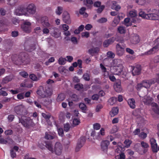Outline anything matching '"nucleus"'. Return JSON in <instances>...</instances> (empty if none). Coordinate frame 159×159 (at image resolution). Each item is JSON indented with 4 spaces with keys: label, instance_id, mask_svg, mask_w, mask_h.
Here are the masks:
<instances>
[{
    "label": "nucleus",
    "instance_id": "f257e3e1",
    "mask_svg": "<svg viewBox=\"0 0 159 159\" xmlns=\"http://www.w3.org/2000/svg\"><path fill=\"white\" fill-rule=\"evenodd\" d=\"M30 62V58L26 53H20L17 60L15 61L14 63L18 65L23 64L24 65L29 64Z\"/></svg>",
    "mask_w": 159,
    "mask_h": 159
},
{
    "label": "nucleus",
    "instance_id": "f03ea898",
    "mask_svg": "<svg viewBox=\"0 0 159 159\" xmlns=\"http://www.w3.org/2000/svg\"><path fill=\"white\" fill-rule=\"evenodd\" d=\"M126 45L125 43L120 44H117L116 45V54L119 56H122L124 52Z\"/></svg>",
    "mask_w": 159,
    "mask_h": 159
},
{
    "label": "nucleus",
    "instance_id": "7ed1b4c3",
    "mask_svg": "<svg viewBox=\"0 0 159 159\" xmlns=\"http://www.w3.org/2000/svg\"><path fill=\"white\" fill-rule=\"evenodd\" d=\"M14 110L17 115H22L25 111V107L23 105H19L14 107Z\"/></svg>",
    "mask_w": 159,
    "mask_h": 159
},
{
    "label": "nucleus",
    "instance_id": "20e7f679",
    "mask_svg": "<svg viewBox=\"0 0 159 159\" xmlns=\"http://www.w3.org/2000/svg\"><path fill=\"white\" fill-rule=\"evenodd\" d=\"M15 13L16 15L20 16L27 14L26 8L23 6L19 7L15 11Z\"/></svg>",
    "mask_w": 159,
    "mask_h": 159
},
{
    "label": "nucleus",
    "instance_id": "39448f33",
    "mask_svg": "<svg viewBox=\"0 0 159 159\" xmlns=\"http://www.w3.org/2000/svg\"><path fill=\"white\" fill-rule=\"evenodd\" d=\"M21 28L26 33H29L31 31V23L28 21L25 22L21 25Z\"/></svg>",
    "mask_w": 159,
    "mask_h": 159
},
{
    "label": "nucleus",
    "instance_id": "423d86ee",
    "mask_svg": "<svg viewBox=\"0 0 159 159\" xmlns=\"http://www.w3.org/2000/svg\"><path fill=\"white\" fill-rule=\"evenodd\" d=\"M62 147L61 144L59 142H57L54 147V152L57 155H60L62 152Z\"/></svg>",
    "mask_w": 159,
    "mask_h": 159
},
{
    "label": "nucleus",
    "instance_id": "0eeeda50",
    "mask_svg": "<svg viewBox=\"0 0 159 159\" xmlns=\"http://www.w3.org/2000/svg\"><path fill=\"white\" fill-rule=\"evenodd\" d=\"M26 8L27 12H28L30 14H34L36 12V7L33 3L29 4Z\"/></svg>",
    "mask_w": 159,
    "mask_h": 159
},
{
    "label": "nucleus",
    "instance_id": "6e6552de",
    "mask_svg": "<svg viewBox=\"0 0 159 159\" xmlns=\"http://www.w3.org/2000/svg\"><path fill=\"white\" fill-rule=\"evenodd\" d=\"M85 142L84 137H81L78 141V142L75 148V151L76 152L79 151L80 149L83 146Z\"/></svg>",
    "mask_w": 159,
    "mask_h": 159
},
{
    "label": "nucleus",
    "instance_id": "1a4fd4ad",
    "mask_svg": "<svg viewBox=\"0 0 159 159\" xmlns=\"http://www.w3.org/2000/svg\"><path fill=\"white\" fill-rule=\"evenodd\" d=\"M114 88L115 90L117 92H120L122 90L121 86V82L120 80H117L114 84Z\"/></svg>",
    "mask_w": 159,
    "mask_h": 159
},
{
    "label": "nucleus",
    "instance_id": "9d476101",
    "mask_svg": "<svg viewBox=\"0 0 159 159\" xmlns=\"http://www.w3.org/2000/svg\"><path fill=\"white\" fill-rule=\"evenodd\" d=\"M152 152L154 153L157 152V145L156 140L153 138H152L150 140Z\"/></svg>",
    "mask_w": 159,
    "mask_h": 159
},
{
    "label": "nucleus",
    "instance_id": "9b49d317",
    "mask_svg": "<svg viewBox=\"0 0 159 159\" xmlns=\"http://www.w3.org/2000/svg\"><path fill=\"white\" fill-rule=\"evenodd\" d=\"M63 20L67 24H70L71 22L70 14L66 11L64 12L62 14Z\"/></svg>",
    "mask_w": 159,
    "mask_h": 159
},
{
    "label": "nucleus",
    "instance_id": "f8f14e48",
    "mask_svg": "<svg viewBox=\"0 0 159 159\" xmlns=\"http://www.w3.org/2000/svg\"><path fill=\"white\" fill-rule=\"evenodd\" d=\"M110 144L109 141L105 140L103 141L101 143V148L102 150L104 152H106L107 151L108 147Z\"/></svg>",
    "mask_w": 159,
    "mask_h": 159
},
{
    "label": "nucleus",
    "instance_id": "ddd939ff",
    "mask_svg": "<svg viewBox=\"0 0 159 159\" xmlns=\"http://www.w3.org/2000/svg\"><path fill=\"white\" fill-rule=\"evenodd\" d=\"M116 40V37H113L109 39L105 40L103 43V46L104 47H107L108 46L112 44Z\"/></svg>",
    "mask_w": 159,
    "mask_h": 159
},
{
    "label": "nucleus",
    "instance_id": "4468645a",
    "mask_svg": "<svg viewBox=\"0 0 159 159\" xmlns=\"http://www.w3.org/2000/svg\"><path fill=\"white\" fill-rule=\"evenodd\" d=\"M141 68L140 66L136 65L133 67L132 70V74L133 75H139L141 72Z\"/></svg>",
    "mask_w": 159,
    "mask_h": 159
},
{
    "label": "nucleus",
    "instance_id": "2eb2a0df",
    "mask_svg": "<svg viewBox=\"0 0 159 159\" xmlns=\"http://www.w3.org/2000/svg\"><path fill=\"white\" fill-rule=\"evenodd\" d=\"M37 93L38 95L42 98L46 97V93L43 88L42 86H40L37 91Z\"/></svg>",
    "mask_w": 159,
    "mask_h": 159
},
{
    "label": "nucleus",
    "instance_id": "dca6fc26",
    "mask_svg": "<svg viewBox=\"0 0 159 159\" xmlns=\"http://www.w3.org/2000/svg\"><path fill=\"white\" fill-rule=\"evenodd\" d=\"M130 41L131 43L133 44H136L139 43L140 41L139 36L137 34H134V35L130 37Z\"/></svg>",
    "mask_w": 159,
    "mask_h": 159
},
{
    "label": "nucleus",
    "instance_id": "f3484780",
    "mask_svg": "<svg viewBox=\"0 0 159 159\" xmlns=\"http://www.w3.org/2000/svg\"><path fill=\"white\" fill-rule=\"evenodd\" d=\"M142 100L145 104L149 105L152 103L153 99L150 96H145L143 98Z\"/></svg>",
    "mask_w": 159,
    "mask_h": 159
},
{
    "label": "nucleus",
    "instance_id": "a211bd4d",
    "mask_svg": "<svg viewBox=\"0 0 159 159\" xmlns=\"http://www.w3.org/2000/svg\"><path fill=\"white\" fill-rule=\"evenodd\" d=\"M147 19L156 20L159 19V16L157 13H149L147 15Z\"/></svg>",
    "mask_w": 159,
    "mask_h": 159
},
{
    "label": "nucleus",
    "instance_id": "6ab92c4d",
    "mask_svg": "<svg viewBox=\"0 0 159 159\" xmlns=\"http://www.w3.org/2000/svg\"><path fill=\"white\" fill-rule=\"evenodd\" d=\"M127 102L128 105L131 108L134 109L135 108V102L134 99L132 98L128 99Z\"/></svg>",
    "mask_w": 159,
    "mask_h": 159
},
{
    "label": "nucleus",
    "instance_id": "aec40b11",
    "mask_svg": "<svg viewBox=\"0 0 159 159\" xmlns=\"http://www.w3.org/2000/svg\"><path fill=\"white\" fill-rule=\"evenodd\" d=\"M113 67H120L122 66L121 60L119 59H114L113 61Z\"/></svg>",
    "mask_w": 159,
    "mask_h": 159
},
{
    "label": "nucleus",
    "instance_id": "412c9836",
    "mask_svg": "<svg viewBox=\"0 0 159 159\" xmlns=\"http://www.w3.org/2000/svg\"><path fill=\"white\" fill-rule=\"evenodd\" d=\"M45 144L46 148L52 152H53V150L52 143L50 141H47L45 142Z\"/></svg>",
    "mask_w": 159,
    "mask_h": 159
},
{
    "label": "nucleus",
    "instance_id": "4be33fe9",
    "mask_svg": "<svg viewBox=\"0 0 159 159\" xmlns=\"http://www.w3.org/2000/svg\"><path fill=\"white\" fill-rule=\"evenodd\" d=\"M27 117L25 116H21L20 118H19V122L25 127H26L28 125L27 124Z\"/></svg>",
    "mask_w": 159,
    "mask_h": 159
},
{
    "label": "nucleus",
    "instance_id": "5701e85b",
    "mask_svg": "<svg viewBox=\"0 0 159 159\" xmlns=\"http://www.w3.org/2000/svg\"><path fill=\"white\" fill-rule=\"evenodd\" d=\"M99 48L96 47L89 49L88 52L90 54L93 55L94 53H98L99 51Z\"/></svg>",
    "mask_w": 159,
    "mask_h": 159
},
{
    "label": "nucleus",
    "instance_id": "b1692460",
    "mask_svg": "<svg viewBox=\"0 0 159 159\" xmlns=\"http://www.w3.org/2000/svg\"><path fill=\"white\" fill-rule=\"evenodd\" d=\"M118 111L119 108L118 107H114L111 109L110 113V115L111 116H114L118 113Z\"/></svg>",
    "mask_w": 159,
    "mask_h": 159
},
{
    "label": "nucleus",
    "instance_id": "393cba45",
    "mask_svg": "<svg viewBox=\"0 0 159 159\" xmlns=\"http://www.w3.org/2000/svg\"><path fill=\"white\" fill-rule=\"evenodd\" d=\"M91 136L93 137L94 139H100V134L99 133H96L94 130L92 131L91 134Z\"/></svg>",
    "mask_w": 159,
    "mask_h": 159
},
{
    "label": "nucleus",
    "instance_id": "a878e982",
    "mask_svg": "<svg viewBox=\"0 0 159 159\" xmlns=\"http://www.w3.org/2000/svg\"><path fill=\"white\" fill-rule=\"evenodd\" d=\"M45 93H46V97H49L52 95V88L49 87L45 88Z\"/></svg>",
    "mask_w": 159,
    "mask_h": 159
},
{
    "label": "nucleus",
    "instance_id": "bb28decb",
    "mask_svg": "<svg viewBox=\"0 0 159 159\" xmlns=\"http://www.w3.org/2000/svg\"><path fill=\"white\" fill-rule=\"evenodd\" d=\"M12 78L10 75L7 76L2 80V83L3 84H6L12 80Z\"/></svg>",
    "mask_w": 159,
    "mask_h": 159
},
{
    "label": "nucleus",
    "instance_id": "cd10ccee",
    "mask_svg": "<svg viewBox=\"0 0 159 159\" xmlns=\"http://www.w3.org/2000/svg\"><path fill=\"white\" fill-rule=\"evenodd\" d=\"M157 51L156 48L153 47L152 48L150 49L149 50L145 52V55H151Z\"/></svg>",
    "mask_w": 159,
    "mask_h": 159
},
{
    "label": "nucleus",
    "instance_id": "c85d7f7f",
    "mask_svg": "<svg viewBox=\"0 0 159 159\" xmlns=\"http://www.w3.org/2000/svg\"><path fill=\"white\" fill-rule=\"evenodd\" d=\"M100 66L102 72L104 73L105 76H108L109 74L108 72L107 71L106 68L103 66V65L102 63H101L100 64Z\"/></svg>",
    "mask_w": 159,
    "mask_h": 159
},
{
    "label": "nucleus",
    "instance_id": "c756f323",
    "mask_svg": "<svg viewBox=\"0 0 159 159\" xmlns=\"http://www.w3.org/2000/svg\"><path fill=\"white\" fill-rule=\"evenodd\" d=\"M74 88L78 91H80L83 89V85L82 84L78 83L74 85Z\"/></svg>",
    "mask_w": 159,
    "mask_h": 159
},
{
    "label": "nucleus",
    "instance_id": "7c9ffc66",
    "mask_svg": "<svg viewBox=\"0 0 159 159\" xmlns=\"http://www.w3.org/2000/svg\"><path fill=\"white\" fill-rule=\"evenodd\" d=\"M119 67H113V70L114 71L113 72L115 73V74L118 75H120L121 72L122 71V69L121 68H119Z\"/></svg>",
    "mask_w": 159,
    "mask_h": 159
},
{
    "label": "nucleus",
    "instance_id": "2f4dec72",
    "mask_svg": "<svg viewBox=\"0 0 159 159\" xmlns=\"http://www.w3.org/2000/svg\"><path fill=\"white\" fill-rule=\"evenodd\" d=\"M80 108L81 109L83 112L85 113V111L87 110V107L84 103H80L79 105Z\"/></svg>",
    "mask_w": 159,
    "mask_h": 159
},
{
    "label": "nucleus",
    "instance_id": "473e14b6",
    "mask_svg": "<svg viewBox=\"0 0 159 159\" xmlns=\"http://www.w3.org/2000/svg\"><path fill=\"white\" fill-rule=\"evenodd\" d=\"M42 115L43 117L46 120H49L51 117V114L48 113H43Z\"/></svg>",
    "mask_w": 159,
    "mask_h": 159
},
{
    "label": "nucleus",
    "instance_id": "72a5a7b5",
    "mask_svg": "<svg viewBox=\"0 0 159 159\" xmlns=\"http://www.w3.org/2000/svg\"><path fill=\"white\" fill-rule=\"evenodd\" d=\"M66 60L65 58L60 57L58 59V62L60 65H64L65 64Z\"/></svg>",
    "mask_w": 159,
    "mask_h": 159
},
{
    "label": "nucleus",
    "instance_id": "f704fd0d",
    "mask_svg": "<svg viewBox=\"0 0 159 159\" xmlns=\"http://www.w3.org/2000/svg\"><path fill=\"white\" fill-rule=\"evenodd\" d=\"M71 98L72 101L76 102H78L79 100V96L75 94H72L71 97Z\"/></svg>",
    "mask_w": 159,
    "mask_h": 159
},
{
    "label": "nucleus",
    "instance_id": "c9c22d12",
    "mask_svg": "<svg viewBox=\"0 0 159 159\" xmlns=\"http://www.w3.org/2000/svg\"><path fill=\"white\" fill-rule=\"evenodd\" d=\"M86 10V8L85 7H81L79 10V13L81 15H83L85 13V17H87L88 16V14L85 12Z\"/></svg>",
    "mask_w": 159,
    "mask_h": 159
},
{
    "label": "nucleus",
    "instance_id": "e433bc0d",
    "mask_svg": "<svg viewBox=\"0 0 159 159\" xmlns=\"http://www.w3.org/2000/svg\"><path fill=\"white\" fill-rule=\"evenodd\" d=\"M118 32L120 34H124L125 32V28L122 26L119 27L117 28Z\"/></svg>",
    "mask_w": 159,
    "mask_h": 159
},
{
    "label": "nucleus",
    "instance_id": "4c0bfd02",
    "mask_svg": "<svg viewBox=\"0 0 159 159\" xmlns=\"http://www.w3.org/2000/svg\"><path fill=\"white\" fill-rule=\"evenodd\" d=\"M130 19L129 18H126L124 20V23L127 26H130L132 24L130 22Z\"/></svg>",
    "mask_w": 159,
    "mask_h": 159
},
{
    "label": "nucleus",
    "instance_id": "58836bf2",
    "mask_svg": "<svg viewBox=\"0 0 159 159\" xmlns=\"http://www.w3.org/2000/svg\"><path fill=\"white\" fill-rule=\"evenodd\" d=\"M65 97L63 94L61 93L58 95L57 100L58 102H61L65 99Z\"/></svg>",
    "mask_w": 159,
    "mask_h": 159
},
{
    "label": "nucleus",
    "instance_id": "ea45409f",
    "mask_svg": "<svg viewBox=\"0 0 159 159\" xmlns=\"http://www.w3.org/2000/svg\"><path fill=\"white\" fill-rule=\"evenodd\" d=\"M62 11L63 8L59 6L56 10V13L57 15H60L62 13Z\"/></svg>",
    "mask_w": 159,
    "mask_h": 159
},
{
    "label": "nucleus",
    "instance_id": "a19ab883",
    "mask_svg": "<svg viewBox=\"0 0 159 159\" xmlns=\"http://www.w3.org/2000/svg\"><path fill=\"white\" fill-rule=\"evenodd\" d=\"M142 83L143 87L144 88H147L150 87V84L148 80L143 81Z\"/></svg>",
    "mask_w": 159,
    "mask_h": 159
},
{
    "label": "nucleus",
    "instance_id": "79ce46f5",
    "mask_svg": "<svg viewBox=\"0 0 159 159\" xmlns=\"http://www.w3.org/2000/svg\"><path fill=\"white\" fill-rule=\"evenodd\" d=\"M84 4L87 7H89L90 5L93 4V2L92 0H86L84 1Z\"/></svg>",
    "mask_w": 159,
    "mask_h": 159
},
{
    "label": "nucleus",
    "instance_id": "37998d69",
    "mask_svg": "<svg viewBox=\"0 0 159 159\" xmlns=\"http://www.w3.org/2000/svg\"><path fill=\"white\" fill-rule=\"evenodd\" d=\"M129 15L131 18L135 17L136 16L137 13L136 11H129Z\"/></svg>",
    "mask_w": 159,
    "mask_h": 159
},
{
    "label": "nucleus",
    "instance_id": "c03bdc74",
    "mask_svg": "<svg viewBox=\"0 0 159 159\" xmlns=\"http://www.w3.org/2000/svg\"><path fill=\"white\" fill-rule=\"evenodd\" d=\"M132 141L129 139H126L124 142V143L125 144L126 147L129 148L132 143Z\"/></svg>",
    "mask_w": 159,
    "mask_h": 159
},
{
    "label": "nucleus",
    "instance_id": "a18cd8bd",
    "mask_svg": "<svg viewBox=\"0 0 159 159\" xmlns=\"http://www.w3.org/2000/svg\"><path fill=\"white\" fill-rule=\"evenodd\" d=\"M45 137L47 139H51L54 138L55 136L54 135H51L50 134H49L48 133L46 132Z\"/></svg>",
    "mask_w": 159,
    "mask_h": 159
},
{
    "label": "nucleus",
    "instance_id": "49530a36",
    "mask_svg": "<svg viewBox=\"0 0 159 159\" xmlns=\"http://www.w3.org/2000/svg\"><path fill=\"white\" fill-rule=\"evenodd\" d=\"M70 128V125L69 123H66L64 125V130L67 132L69 131Z\"/></svg>",
    "mask_w": 159,
    "mask_h": 159
},
{
    "label": "nucleus",
    "instance_id": "de8ad7c7",
    "mask_svg": "<svg viewBox=\"0 0 159 159\" xmlns=\"http://www.w3.org/2000/svg\"><path fill=\"white\" fill-rule=\"evenodd\" d=\"M139 137L141 139H144L147 137V134L144 132H142L139 135Z\"/></svg>",
    "mask_w": 159,
    "mask_h": 159
},
{
    "label": "nucleus",
    "instance_id": "09e8293b",
    "mask_svg": "<svg viewBox=\"0 0 159 159\" xmlns=\"http://www.w3.org/2000/svg\"><path fill=\"white\" fill-rule=\"evenodd\" d=\"M125 155L123 153H121L116 157V159H125Z\"/></svg>",
    "mask_w": 159,
    "mask_h": 159
},
{
    "label": "nucleus",
    "instance_id": "8fccbe9b",
    "mask_svg": "<svg viewBox=\"0 0 159 159\" xmlns=\"http://www.w3.org/2000/svg\"><path fill=\"white\" fill-rule=\"evenodd\" d=\"M148 14H147L145 13L143 11H141L139 12V15L140 16L142 17L143 18L147 19V15Z\"/></svg>",
    "mask_w": 159,
    "mask_h": 159
},
{
    "label": "nucleus",
    "instance_id": "3c124183",
    "mask_svg": "<svg viewBox=\"0 0 159 159\" xmlns=\"http://www.w3.org/2000/svg\"><path fill=\"white\" fill-rule=\"evenodd\" d=\"M154 47L156 48L157 50H159V38L155 40Z\"/></svg>",
    "mask_w": 159,
    "mask_h": 159
},
{
    "label": "nucleus",
    "instance_id": "603ef678",
    "mask_svg": "<svg viewBox=\"0 0 159 159\" xmlns=\"http://www.w3.org/2000/svg\"><path fill=\"white\" fill-rule=\"evenodd\" d=\"M83 78L84 80L87 81H89L90 80V75L88 73L84 74L83 76Z\"/></svg>",
    "mask_w": 159,
    "mask_h": 159
},
{
    "label": "nucleus",
    "instance_id": "864d4df0",
    "mask_svg": "<svg viewBox=\"0 0 159 159\" xmlns=\"http://www.w3.org/2000/svg\"><path fill=\"white\" fill-rule=\"evenodd\" d=\"M30 78L33 81H36L39 80L36 76L34 74H32L30 75Z\"/></svg>",
    "mask_w": 159,
    "mask_h": 159
},
{
    "label": "nucleus",
    "instance_id": "5fc2aeb1",
    "mask_svg": "<svg viewBox=\"0 0 159 159\" xmlns=\"http://www.w3.org/2000/svg\"><path fill=\"white\" fill-rule=\"evenodd\" d=\"M107 21V18L105 17H102L97 20V22L100 23H103L106 22Z\"/></svg>",
    "mask_w": 159,
    "mask_h": 159
},
{
    "label": "nucleus",
    "instance_id": "6e6d98bb",
    "mask_svg": "<svg viewBox=\"0 0 159 159\" xmlns=\"http://www.w3.org/2000/svg\"><path fill=\"white\" fill-rule=\"evenodd\" d=\"M107 55L109 57L113 58L115 57V54L111 51H108L107 53Z\"/></svg>",
    "mask_w": 159,
    "mask_h": 159
},
{
    "label": "nucleus",
    "instance_id": "4d7b16f0",
    "mask_svg": "<svg viewBox=\"0 0 159 159\" xmlns=\"http://www.w3.org/2000/svg\"><path fill=\"white\" fill-rule=\"evenodd\" d=\"M105 8V6L102 5L98 9L96 10V11L98 13H101Z\"/></svg>",
    "mask_w": 159,
    "mask_h": 159
},
{
    "label": "nucleus",
    "instance_id": "13d9d810",
    "mask_svg": "<svg viewBox=\"0 0 159 159\" xmlns=\"http://www.w3.org/2000/svg\"><path fill=\"white\" fill-rule=\"evenodd\" d=\"M117 127L116 126H113L110 131L111 134H114L117 131Z\"/></svg>",
    "mask_w": 159,
    "mask_h": 159
},
{
    "label": "nucleus",
    "instance_id": "bf43d9fd",
    "mask_svg": "<svg viewBox=\"0 0 159 159\" xmlns=\"http://www.w3.org/2000/svg\"><path fill=\"white\" fill-rule=\"evenodd\" d=\"M3 89L2 88L0 89V96H6L7 95L8 93L2 90Z\"/></svg>",
    "mask_w": 159,
    "mask_h": 159
},
{
    "label": "nucleus",
    "instance_id": "052dcab7",
    "mask_svg": "<svg viewBox=\"0 0 159 159\" xmlns=\"http://www.w3.org/2000/svg\"><path fill=\"white\" fill-rule=\"evenodd\" d=\"M20 75L24 78H27L28 76V74L27 72L25 71H21L19 73Z\"/></svg>",
    "mask_w": 159,
    "mask_h": 159
},
{
    "label": "nucleus",
    "instance_id": "680f3d73",
    "mask_svg": "<svg viewBox=\"0 0 159 159\" xmlns=\"http://www.w3.org/2000/svg\"><path fill=\"white\" fill-rule=\"evenodd\" d=\"M119 20H118L116 18H115L113 20V22H112L111 23V25L113 27H115L117 24H118L119 22Z\"/></svg>",
    "mask_w": 159,
    "mask_h": 159
},
{
    "label": "nucleus",
    "instance_id": "e2e57ef3",
    "mask_svg": "<svg viewBox=\"0 0 159 159\" xmlns=\"http://www.w3.org/2000/svg\"><path fill=\"white\" fill-rule=\"evenodd\" d=\"M18 0H7L8 4L11 6L14 5L18 1Z\"/></svg>",
    "mask_w": 159,
    "mask_h": 159
},
{
    "label": "nucleus",
    "instance_id": "0e129e2a",
    "mask_svg": "<svg viewBox=\"0 0 159 159\" xmlns=\"http://www.w3.org/2000/svg\"><path fill=\"white\" fill-rule=\"evenodd\" d=\"M101 127L100 125L98 123H96L93 125V128L94 129L96 130L99 129Z\"/></svg>",
    "mask_w": 159,
    "mask_h": 159
},
{
    "label": "nucleus",
    "instance_id": "69168bd1",
    "mask_svg": "<svg viewBox=\"0 0 159 159\" xmlns=\"http://www.w3.org/2000/svg\"><path fill=\"white\" fill-rule=\"evenodd\" d=\"M14 118V116L13 115L11 114L8 116L7 119L9 122H11L13 121Z\"/></svg>",
    "mask_w": 159,
    "mask_h": 159
},
{
    "label": "nucleus",
    "instance_id": "338daca9",
    "mask_svg": "<svg viewBox=\"0 0 159 159\" xmlns=\"http://www.w3.org/2000/svg\"><path fill=\"white\" fill-rule=\"evenodd\" d=\"M58 133L59 135L61 136V137H62L64 135V132L62 128H59L58 130Z\"/></svg>",
    "mask_w": 159,
    "mask_h": 159
},
{
    "label": "nucleus",
    "instance_id": "774afa93",
    "mask_svg": "<svg viewBox=\"0 0 159 159\" xmlns=\"http://www.w3.org/2000/svg\"><path fill=\"white\" fill-rule=\"evenodd\" d=\"M10 155L11 157L12 158H14L16 157V152H15L13 149H11L10 151Z\"/></svg>",
    "mask_w": 159,
    "mask_h": 159
}]
</instances>
